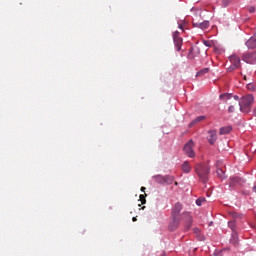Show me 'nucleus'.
Wrapping results in <instances>:
<instances>
[{"label": "nucleus", "instance_id": "1", "mask_svg": "<svg viewBox=\"0 0 256 256\" xmlns=\"http://www.w3.org/2000/svg\"><path fill=\"white\" fill-rule=\"evenodd\" d=\"M196 174L202 183H207L209 181V173H211V168L207 164H197L195 168Z\"/></svg>", "mask_w": 256, "mask_h": 256}, {"label": "nucleus", "instance_id": "2", "mask_svg": "<svg viewBox=\"0 0 256 256\" xmlns=\"http://www.w3.org/2000/svg\"><path fill=\"white\" fill-rule=\"evenodd\" d=\"M254 99L251 94L242 97L239 101L240 111H242V113H249V107L253 104Z\"/></svg>", "mask_w": 256, "mask_h": 256}, {"label": "nucleus", "instance_id": "3", "mask_svg": "<svg viewBox=\"0 0 256 256\" xmlns=\"http://www.w3.org/2000/svg\"><path fill=\"white\" fill-rule=\"evenodd\" d=\"M183 209V205L181 203H176L172 208V219L175 227L179 225V221H181L180 213Z\"/></svg>", "mask_w": 256, "mask_h": 256}, {"label": "nucleus", "instance_id": "4", "mask_svg": "<svg viewBox=\"0 0 256 256\" xmlns=\"http://www.w3.org/2000/svg\"><path fill=\"white\" fill-rule=\"evenodd\" d=\"M230 63L231 65L229 66L227 71H235V69H239V67H241V58H239V56H237L236 54H233L232 56H230Z\"/></svg>", "mask_w": 256, "mask_h": 256}, {"label": "nucleus", "instance_id": "5", "mask_svg": "<svg viewBox=\"0 0 256 256\" xmlns=\"http://www.w3.org/2000/svg\"><path fill=\"white\" fill-rule=\"evenodd\" d=\"M193 147H195V144L193 143V140H190L184 145V152L187 155V157L193 158L195 157V151L193 150Z\"/></svg>", "mask_w": 256, "mask_h": 256}, {"label": "nucleus", "instance_id": "6", "mask_svg": "<svg viewBox=\"0 0 256 256\" xmlns=\"http://www.w3.org/2000/svg\"><path fill=\"white\" fill-rule=\"evenodd\" d=\"M242 60H244L245 63H248L250 65H255V63H256V51L244 54L242 56Z\"/></svg>", "mask_w": 256, "mask_h": 256}, {"label": "nucleus", "instance_id": "7", "mask_svg": "<svg viewBox=\"0 0 256 256\" xmlns=\"http://www.w3.org/2000/svg\"><path fill=\"white\" fill-rule=\"evenodd\" d=\"M173 41L177 51H181V47L183 46V38L179 36V31H175L173 33Z\"/></svg>", "mask_w": 256, "mask_h": 256}, {"label": "nucleus", "instance_id": "8", "mask_svg": "<svg viewBox=\"0 0 256 256\" xmlns=\"http://www.w3.org/2000/svg\"><path fill=\"white\" fill-rule=\"evenodd\" d=\"M207 140L210 143V145H213L217 141V131L216 130H210L208 132Z\"/></svg>", "mask_w": 256, "mask_h": 256}, {"label": "nucleus", "instance_id": "9", "mask_svg": "<svg viewBox=\"0 0 256 256\" xmlns=\"http://www.w3.org/2000/svg\"><path fill=\"white\" fill-rule=\"evenodd\" d=\"M246 47H248V49H256V34L246 41Z\"/></svg>", "mask_w": 256, "mask_h": 256}, {"label": "nucleus", "instance_id": "10", "mask_svg": "<svg viewBox=\"0 0 256 256\" xmlns=\"http://www.w3.org/2000/svg\"><path fill=\"white\" fill-rule=\"evenodd\" d=\"M243 183V180L239 177H232L230 178V187H237V185H241Z\"/></svg>", "mask_w": 256, "mask_h": 256}, {"label": "nucleus", "instance_id": "11", "mask_svg": "<svg viewBox=\"0 0 256 256\" xmlns=\"http://www.w3.org/2000/svg\"><path fill=\"white\" fill-rule=\"evenodd\" d=\"M193 27H198L199 29H209V21H203L201 23H193Z\"/></svg>", "mask_w": 256, "mask_h": 256}, {"label": "nucleus", "instance_id": "12", "mask_svg": "<svg viewBox=\"0 0 256 256\" xmlns=\"http://www.w3.org/2000/svg\"><path fill=\"white\" fill-rule=\"evenodd\" d=\"M182 171L183 173H191V164H189V161H185L182 164Z\"/></svg>", "mask_w": 256, "mask_h": 256}, {"label": "nucleus", "instance_id": "13", "mask_svg": "<svg viewBox=\"0 0 256 256\" xmlns=\"http://www.w3.org/2000/svg\"><path fill=\"white\" fill-rule=\"evenodd\" d=\"M153 179L156 183H159L160 185H165V176L156 175L153 176Z\"/></svg>", "mask_w": 256, "mask_h": 256}, {"label": "nucleus", "instance_id": "14", "mask_svg": "<svg viewBox=\"0 0 256 256\" xmlns=\"http://www.w3.org/2000/svg\"><path fill=\"white\" fill-rule=\"evenodd\" d=\"M233 130V128L231 126H226V127H222L220 128V135H227L228 133H231V131Z\"/></svg>", "mask_w": 256, "mask_h": 256}, {"label": "nucleus", "instance_id": "15", "mask_svg": "<svg viewBox=\"0 0 256 256\" xmlns=\"http://www.w3.org/2000/svg\"><path fill=\"white\" fill-rule=\"evenodd\" d=\"M175 181V177L173 176H164V185H172V183Z\"/></svg>", "mask_w": 256, "mask_h": 256}, {"label": "nucleus", "instance_id": "16", "mask_svg": "<svg viewBox=\"0 0 256 256\" xmlns=\"http://www.w3.org/2000/svg\"><path fill=\"white\" fill-rule=\"evenodd\" d=\"M206 117L205 116H198L196 119H194L191 123H190V127L192 125H197V123H201V121H205Z\"/></svg>", "mask_w": 256, "mask_h": 256}, {"label": "nucleus", "instance_id": "17", "mask_svg": "<svg viewBox=\"0 0 256 256\" xmlns=\"http://www.w3.org/2000/svg\"><path fill=\"white\" fill-rule=\"evenodd\" d=\"M209 73V68H203L196 73V77H203V75Z\"/></svg>", "mask_w": 256, "mask_h": 256}, {"label": "nucleus", "instance_id": "18", "mask_svg": "<svg viewBox=\"0 0 256 256\" xmlns=\"http://www.w3.org/2000/svg\"><path fill=\"white\" fill-rule=\"evenodd\" d=\"M217 175L219 179H225V171H223L222 169L217 170Z\"/></svg>", "mask_w": 256, "mask_h": 256}, {"label": "nucleus", "instance_id": "19", "mask_svg": "<svg viewBox=\"0 0 256 256\" xmlns=\"http://www.w3.org/2000/svg\"><path fill=\"white\" fill-rule=\"evenodd\" d=\"M233 3V0H222V7H229Z\"/></svg>", "mask_w": 256, "mask_h": 256}, {"label": "nucleus", "instance_id": "20", "mask_svg": "<svg viewBox=\"0 0 256 256\" xmlns=\"http://www.w3.org/2000/svg\"><path fill=\"white\" fill-rule=\"evenodd\" d=\"M203 203H205V198L200 197L196 200V205H198V207H201Z\"/></svg>", "mask_w": 256, "mask_h": 256}, {"label": "nucleus", "instance_id": "21", "mask_svg": "<svg viewBox=\"0 0 256 256\" xmlns=\"http://www.w3.org/2000/svg\"><path fill=\"white\" fill-rule=\"evenodd\" d=\"M220 99L227 101V99H231V94H221Z\"/></svg>", "mask_w": 256, "mask_h": 256}, {"label": "nucleus", "instance_id": "22", "mask_svg": "<svg viewBox=\"0 0 256 256\" xmlns=\"http://www.w3.org/2000/svg\"><path fill=\"white\" fill-rule=\"evenodd\" d=\"M145 197H147V194L140 195V201H141L142 205H145V203H147V199H145Z\"/></svg>", "mask_w": 256, "mask_h": 256}, {"label": "nucleus", "instance_id": "23", "mask_svg": "<svg viewBox=\"0 0 256 256\" xmlns=\"http://www.w3.org/2000/svg\"><path fill=\"white\" fill-rule=\"evenodd\" d=\"M247 89H248V91H254L255 90V84H253V83L248 84Z\"/></svg>", "mask_w": 256, "mask_h": 256}, {"label": "nucleus", "instance_id": "24", "mask_svg": "<svg viewBox=\"0 0 256 256\" xmlns=\"http://www.w3.org/2000/svg\"><path fill=\"white\" fill-rule=\"evenodd\" d=\"M228 227H230V229H232V231L235 229V221H230L228 223Z\"/></svg>", "mask_w": 256, "mask_h": 256}, {"label": "nucleus", "instance_id": "25", "mask_svg": "<svg viewBox=\"0 0 256 256\" xmlns=\"http://www.w3.org/2000/svg\"><path fill=\"white\" fill-rule=\"evenodd\" d=\"M255 6H250V7H248V12L249 13H255Z\"/></svg>", "mask_w": 256, "mask_h": 256}, {"label": "nucleus", "instance_id": "26", "mask_svg": "<svg viewBox=\"0 0 256 256\" xmlns=\"http://www.w3.org/2000/svg\"><path fill=\"white\" fill-rule=\"evenodd\" d=\"M191 227V216L188 215L187 229Z\"/></svg>", "mask_w": 256, "mask_h": 256}, {"label": "nucleus", "instance_id": "27", "mask_svg": "<svg viewBox=\"0 0 256 256\" xmlns=\"http://www.w3.org/2000/svg\"><path fill=\"white\" fill-rule=\"evenodd\" d=\"M235 111V106H230L229 108H228V112L229 113H233Z\"/></svg>", "mask_w": 256, "mask_h": 256}, {"label": "nucleus", "instance_id": "28", "mask_svg": "<svg viewBox=\"0 0 256 256\" xmlns=\"http://www.w3.org/2000/svg\"><path fill=\"white\" fill-rule=\"evenodd\" d=\"M231 242L233 243V245H237V238L235 236H233V239L231 240Z\"/></svg>", "mask_w": 256, "mask_h": 256}, {"label": "nucleus", "instance_id": "29", "mask_svg": "<svg viewBox=\"0 0 256 256\" xmlns=\"http://www.w3.org/2000/svg\"><path fill=\"white\" fill-rule=\"evenodd\" d=\"M252 191H253L254 193H256V183L254 184V186H253V188H252Z\"/></svg>", "mask_w": 256, "mask_h": 256}, {"label": "nucleus", "instance_id": "30", "mask_svg": "<svg viewBox=\"0 0 256 256\" xmlns=\"http://www.w3.org/2000/svg\"><path fill=\"white\" fill-rule=\"evenodd\" d=\"M235 101H239V96H234Z\"/></svg>", "mask_w": 256, "mask_h": 256}, {"label": "nucleus", "instance_id": "31", "mask_svg": "<svg viewBox=\"0 0 256 256\" xmlns=\"http://www.w3.org/2000/svg\"><path fill=\"white\" fill-rule=\"evenodd\" d=\"M179 29H183V24H179Z\"/></svg>", "mask_w": 256, "mask_h": 256}, {"label": "nucleus", "instance_id": "32", "mask_svg": "<svg viewBox=\"0 0 256 256\" xmlns=\"http://www.w3.org/2000/svg\"><path fill=\"white\" fill-rule=\"evenodd\" d=\"M204 44H205L206 46H209V42H208V41H204Z\"/></svg>", "mask_w": 256, "mask_h": 256}, {"label": "nucleus", "instance_id": "33", "mask_svg": "<svg viewBox=\"0 0 256 256\" xmlns=\"http://www.w3.org/2000/svg\"><path fill=\"white\" fill-rule=\"evenodd\" d=\"M132 221H133V222L137 221V217H133V218H132Z\"/></svg>", "mask_w": 256, "mask_h": 256}, {"label": "nucleus", "instance_id": "34", "mask_svg": "<svg viewBox=\"0 0 256 256\" xmlns=\"http://www.w3.org/2000/svg\"><path fill=\"white\" fill-rule=\"evenodd\" d=\"M141 191H142V192H145V187H141Z\"/></svg>", "mask_w": 256, "mask_h": 256}, {"label": "nucleus", "instance_id": "35", "mask_svg": "<svg viewBox=\"0 0 256 256\" xmlns=\"http://www.w3.org/2000/svg\"><path fill=\"white\" fill-rule=\"evenodd\" d=\"M174 185L178 186V185H179V183L175 182V183H174Z\"/></svg>", "mask_w": 256, "mask_h": 256}, {"label": "nucleus", "instance_id": "36", "mask_svg": "<svg viewBox=\"0 0 256 256\" xmlns=\"http://www.w3.org/2000/svg\"><path fill=\"white\" fill-rule=\"evenodd\" d=\"M245 81L247 80V76H244Z\"/></svg>", "mask_w": 256, "mask_h": 256}, {"label": "nucleus", "instance_id": "37", "mask_svg": "<svg viewBox=\"0 0 256 256\" xmlns=\"http://www.w3.org/2000/svg\"><path fill=\"white\" fill-rule=\"evenodd\" d=\"M234 217H237V213H234Z\"/></svg>", "mask_w": 256, "mask_h": 256}, {"label": "nucleus", "instance_id": "38", "mask_svg": "<svg viewBox=\"0 0 256 256\" xmlns=\"http://www.w3.org/2000/svg\"><path fill=\"white\" fill-rule=\"evenodd\" d=\"M142 209H145V206H143Z\"/></svg>", "mask_w": 256, "mask_h": 256}]
</instances>
